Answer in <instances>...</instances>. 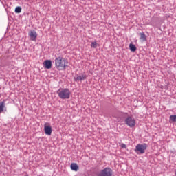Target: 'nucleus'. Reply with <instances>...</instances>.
Wrapping results in <instances>:
<instances>
[{
    "mask_svg": "<svg viewBox=\"0 0 176 176\" xmlns=\"http://www.w3.org/2000/svg\"><path fill=\"white\" fill-rule=\"evenodd\" d=\"M29 36H30L31 41H36L38 34H36V32L35 30H33L29 32Z\"/></svg>",
    "mask_w": 176,
    "mask_h": 176,
    "instance_id": "7",
    "label": "nucleus"
},
{
    "mask_svg": "<svg viewBox=\"0 0 176 176\" xmlns=\"http://www.w3.org/2000/svg\"><path fill=\"white\" fill-rule=\"evenodd\" d=\"M140 39L141 41H143V42H145V41H146V35H145V33H140Z\"/></svg>",
    "mask_w": 176,
    "mask_h": 176,
    "instance_id": "12",
    "label": "nucleus"
},
{
    "mask_svg": "<svg viewBox=\"0 0 176 176\" xmlns=\"http://www.w3.org/2000/svg\"><path fill=\"white\" fill-rule=\"evenodd\" d=\"M71 169L73 171H78L79 167L78 166V164H76V163H72L70 166Z\"/></svg>",
    "mask_w": 176,
    "mask_h": 176,
    "instance_id": "10",
    "label": "nucleus"
},
{
    "mask_svg": "<svg viewBox=\"0 0 176 176\" xmlns=\"http://www.w3.org/2000/svg\"><path fill=\"white\" fill-rule=\"evenodd\" d=\"M146 144H137L135 148V152H136V153H145V151H146Z\"/></svg>",
    "mask_w": 176,
    "mask_h": 176,
    "instance_id": "3",
    "label": "nucleus"
},
{
    "mask_svg": "<svg viewBox=\"0 0 176 176\" xmlns=\"http://www.w3.org/2000/svg\"><path fill=\"white\" fill-rule=\"evenodd\" d=\"M3 108H5V102H1L0 103V113H2V112H3Z\"/></svg>",
    "mask_w": 176,
    "mask_h": 176,
    "instance_id": "13",
    "label": "nucleus"
},
{
    "mask_svg": "<svg viewBox=\"0 0 176 176\" xmlns=\"http://www.w3.org/2000/svg\"><path fill=\"white\" fill-rule=\"evenodd\" d=\"M44 131L46 135H52V126L49 122L44 124Z\"/></svg>",
    "mask_w": 176,
    "mask_h": 176,
    "instance_id": "6",
    "label": "nucleus"
},
{
    "mask_svg": "<svg viewBox=\"0 0 176 176\" xmlns=\"http://www.w3.org/2000/svg\"><path fill=\"white\" fill-rule=\"evenodd\" d=\"M87 76L86 75H80V76H77L76 77L74 78V80H75V82H79V80H85V79H86Z\"/></svg>",
    "mask_w": 176,
    "mask_h": 176,
    "instance_id": "9",
    "label": "nucleus"
},
{
    "mask_svg": "<svg viewBox=\"0 0 176 176\" xmlns=\"http://www.w3.org/2000/svg\"><path fill=\"white\" fill-rule=\"evenodd\" d=\"M169 122H176V115L170 116L169 118Z\"/></svg>",
    "mask_w": 176,
    "mask_h": 176,
    "instance_id": "14",
    "label": "nucleus"
},
{
    "mask_svg": "<svg viewBox=\"0 0 176 176\" xmlns=\"http://www.w3.org/2000/svg\"><path fill=\"white\" fill-rule=\"evenodd\" d=\"M121 148H124V149H126V148H127V146H126V144H121Z\"/></svg>",
    "mask_w": 176,
    "mask_h": 176,
    "instance_id": "17",
    "label": "nucleus"
},
{
    "mask_svg": "<svg viewBox=\"0 0 176 176\" xmlns=\"http://www.w3.org/2000/svg\"><path fill=\"white\" fill-rule=\"evenodd\" d=\"M129 49L131 52H135V50H137V47H135V45L133 44V43H131L129 45Z\"/></svg>",
    "mask_w": 176,
    "mask_h": 176,
    "instance_id": "11",
    "label": "nucleus"
},
{
    "mask_svg": "<svg viewBox=\"0 0 176 176\" xmlns=\"http://www.w3.org/2000/svg\"><path fill=\"white\" fill-rule=\"evenodd\" d=\"M58 95L60 98H62V100H68L69 97H71V91H69V89L65 88V89H60L58 91Z\"/></svg>",
    "mask_w": 176,
    "mask_h": 176,
    "instance_id": "2",
    "label": "nucleus"
},
{
    "mask_svg": "<svg viewBox=\"0 0 176 176\" xmlns=\"http://www.w3.org/2000/svg\"><path fill=\"white\" fill-rule=\"evenodd\" d=\"M68 60L62 56H58L55 59V67L58 71H64L67 68Z\"/></svg>",
    "mask_w": 176,
    "mask_h": 176,
    "instance_id": "1",
    "label": "nucleus"
},
{
    "mask_svg": "<svg viewBox=\"0 0 176 176\" xmlns=\"http://www.w3.org/2000/svg\"><path fill=\"white\" fill-rule=\"evenodd\" d=\"M44 67L47 69H50V68H52V60H46L44 63H43Z\"/></svg>",
    "mask_w": 176,
    "mask_h": 176,
    "instance_id": "8",
    "label": "nucleus"
},
{
    "mask_svg": "<svg viewBox=\"0 0 176 176\" xmlns=\"http://www.w3.org/2000/svg\"><path fill=\"white\" fill-rule=\"evenodd\" d=\"M97 41H94V42H92L91 43V47L92 48V49H96V47H97Z\"/></svg>",
    "mask_w": 176,
    "mask_h": 176,
    "instance_id": "15",
    "label": "nucleus"
},
{
    "mask_svg": "<svg viewBox=\"0 0 176 176\" xmlns=\"http://www.w3.org/2000/svg\"><path fill=\"white\" fill-rule=\"evenodd\" d=\"M15 13H21V7L20 6L16 7Z\"/></svg>",
    "mask_w": 176,
    "mask_h": 176,
    "instance_id": "16",
    "label": "nucleus"
},
{
    "mask_svg": "<svg viewBox=\"0 0 176 176\" xmlns=\"http://www.w3.org/2000/svg\"><path fill=\"white\" fill-rule=\"evenodd\" d=\"M112 169L105 168L98 174V176H112Z\"/></svg>",
    "mask_w": 176,
    "mask_h": 176,
    "instance_id": "4",
    "label": "nucleus"
},
{
    "mask_svg": "<svg viewBox=\"0 0 176 176\" xmlns=\"http://www.w3.org/2000/svg\"><path fill=\"white\" fill-rule=\"evenodd\" d=\"M125 124H127L129 127H134L135 126V119L133 117H128L125 119Z\"/></svg>",
    "mask_w": 176,
    "mask_h": 176,
    "instance_id": "5",
    "label": "nucleus"
}]
</instances>
